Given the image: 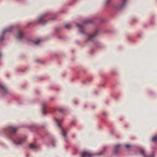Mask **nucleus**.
I'll return each mask as SVG.
<instances>
[{
    "mask_svg": "<svg viewBox=\"0 0 157 157\" xmlns=\"http://www.w3.org/2000/svg\"><path fill=\"white\" fill-rule=\"evenodd\" d=\"M26 139V137L23 138H18L16 141L13 140V143L16 145H18L21 144L25 142Z\"/></svg>",
    "mask_w": 157,
    "mask_h": 157,
    "instance_id": "obj_4",
    "label": "nucleus"
},
{
    "mask_svg": "<svg viewBox=\"0 0 157 157\" xmlns=\"http://www.w3.org/2000/svg\"><path fill=\"white\" fill-rule=\"evenodd\" d=\"M46 107V105L45 104H43L42 105V114L43 115H45L46 114V112L45 111Z\"/></svg>",
    "mask_w": 157,
    "mask_h": 157,
    "instance_id": "obj_13",
    "label": "nucleus"
},
{
    "mask_svg": "<svg viewBox=\"0 0 157 157\" xmlns=\"http://www.w3.org/2000/svg\"><path fill=\"white\" fill-rule=\"evenodd\" d=\"M104 86V85H102V86Z\"/></svg>",
    "mask_w": 157,
    "mask_h": 157,
    "instance_id": "obj_25",
    "label": "nucleus"
},
{
    "mask_svg": "<svg viewBox=\"0 0 157 157\" xmlns=\"http://www.w3.org/2000/svg\"><path fill=\"white\" fill-rule=\"evenodd\" d=\"M41 41V40L40 39H37L35 41H33V43L35 45H37L39 44Z\"/></svg>",
    "mask_w": 157,
    "mask_h": 157,
    "instance_id": "obj_15",
    "label": "nucleus"
},
{
    "mask_svg": "<svg viewBox=\"0 0 157 157\" xmlns=\"http://www.w3.org/2000/svg\"><path fill=\"white\" fill-rule=\"evenodd\" d=\"M103 114H104L105 116H107V113H103Z\"/></svg>",
    "mask_w": 157,
    "mask_h": 157,
    "instance_id": "obj_24",
    "label": "nucleus"
},
{
    "mask_svg": "<svg viewBox=\"0 0 157 157\" xmlns=\"http://www.w3.org/2000/svg\"><path fill=\"white\" fill-rule=\"evenodd\" d=\"M121 146V145L120 144H118L115 146L114 147V153L115 154L117 153L119 149V148Z\"/></svg>",
    "mask_w": 157,
    "mask_h": 157,
    "instance_id": "obj_12",
    "label": "nucleus"
},
{
    "mask_svg": "<svg viewBox=\"0 0 157 157\" xmlns=\"http://www.w3.org/2000/svg\"><path fill=\"white\" fill-rule=\"evenodd\" d=\"M140 153L144 157H155L154 152H153L151 155L148 156H147L146 155L144 152V151L143 149L141 150Z\"/></svg>",
    "mask_w": 157,
    "mask_h": 157,
    "instance_id": "obj_11",
    "label": "nucleus"
},
{
    "mask_svg": "<svg viewBox=\"0 0 157 157\" xmlns=\"http://www.w3.org/2000/svg\"><path fill=\"white\" fill-rule=\"evenodd\" d=\"M104 151H102L101 152H100L97 155H101L104 153Z\"/></svg>",
    "mask_w": 157,
    "mask_h": 157,
    "instance_id": "obj_19",
    "label": "nucleus"
},
{
    "mask_svg": "<svg viewBox=\"0 0 157 157\" xmlns=\"http://www.w3.org/2000/svg\"><path fill=\"white\" fill-rule=\"evenodd\" d=\"M64 27L66 29H69L71 26L70 24H67L64 25Z\"/></svg>",
    "mask_w": 157,
    "mask_h": 157,
    "instance_id": "obj_18",
    "label": "nucleus"
},
{
    "mask_svg": "<svg viewBox=\"0 0 157 157\" xmlns=\"http://www.w3.org/2000/svg\"><path fill=\"white\" fill-rule=\"evenodd\" d=\"M55 121L58 123L57 124V126H58L59 128L61 129V132H62V135L64 137H65L67 134V132H66V130H64L62 126H61V125L60 124H59V123L61 121H63L62 120H60L59 119H58L57 118H55Z\"/></svg>",
    "mask_w": 157,
    "mask_h": 157,
    "instance_id": "obj_3",
    "label": "nucleus"
},
{
    "mask_svg": "<svg viewBox=\"0 0 157 157\" xmlns=\"http://www.w3.org/2000/svg\"><path fill=\"white\" fill-rule=\"evenodd\" d=\"M127 0H122L121 2L117 3L113 6V9L115 10H119L122 9L125 6Z\"/></svg>",
    "mask_w": 157,
    "mask_h": 157,
    "instance_id": "obj_1",
    "label": "nucleus"
},
{
    "mask_svg": "<svg viewBox=\"0 0 157 157\" xmlns=\"http://www.w3.org/2000/svg\"><path fill=\"white\" fill-rule=\"evenodd\" d=\"M36 145L35 143L31 144H30L29 145V147L30 148H31V149H34V148H36Z\"/></svg>",
    "mask_w": 157,
    "mask_h": 157,
    "instance_id": "obj_16",
    "label": "nucleus"
},
{
    "mask_svg": "<svg viewBox=\"0 0 157 157\" xmlns=\"http://www.w3.org/2000/svg\"><path fill=\"white\" fill-rule=\"evenodd\" d=\"M24 36V33L21 30H19L18 32V35L17 36V39L21 40Z\"/></svg>",
    "mask_w": 157,
    "mask_h": 157,
    "instance_id": "obj_9",
    "label": "nucleus"
},
{
    "mask_svg": "<svg viewBox=\"0 0 157 157\" xmlns=\"http://www.w3.org/2000/svg\"><path fill=\"white\" fill-rule=\"evenodd\" d=\"M93 155V154H90L87 151H84L81 153V157H91Z\"/></svg>",
    "mask_w": 157,
    "mask_h": 157,
    "instance_id": "obj_6",
    "label": "nucleus"
},
{
    "mask_svg": "<svg viewBox=\"0 0 157 157\" xmlns=\"http://www.w3.org/2000/svg\"><path fill=\"white\" fill-rule=\"evenodd\" d=\"M47 14L48 13H45L40 16L38 18V21L42 25H44L48 21L44 20L43 18L45 17Z\"/></svg>",
    "mask_w": 157,
    "mask_h": 157,
    "instance_id": "obj_5",
    "label": "nucleus"
},
{
    "mask_svg": "<svg viewBox=\"0 0 157 157\" xmlns=\"http://www.w3.org/2000/svg\"><path fill=\"white\" fill-rule=\"evenodd\" d=\"M125 147L128 148H129V147H130V145H129V144H126L125 145Z\"/></svg>",
    "mask_w": 157,
    "mask_h": 157,
    "instance_id": "obj_23",
    "label": "nucleus"
},
{
    "mask_svg": "<svg viewBox=\"0 0 157 157\" xmlns=\"http://www.w3.org/2000/svg\"><path fill=\"white\" fill-rule=\"evenodd\" d=\"M1 54H0V57H1Z\"/></svg>",
    "mask_w": 157,
    "mask_h": 157,
    "instance_id": "obj_27",
    "label": "nucleus"
},
{
    "mask_svg": "<svg viewBox=\"0 0 157 157\" xmlns=\"http://www.w3.org/2000/svg\"><path fill=\"white\" fill-rule=\"evenodd\" d=\"M98 33V31H96L93 34H89L88 35V40H92L97 35Z\"/></svg>",
    "mask_w": 157,
    "mask_h": 157,
    "instance_id": "obj_7",
    "label": "nucleus"
},
{
    "mask_svg": "<svg viewBox=\"0 0 157 157\" xmlns=\"http://www.w3.org/2000/svg\"><path fill=\"white\" fill-rule=\"evenodd\" d=\"M91 21H92L90 20H89L87 19H85L83 21L82 25H80L78 24H77V27L82 34H85V32L83 30V29L84 27V25L85 24L90 23L91 22Z\"/></svg>",
    "mask_w": 157,
    "mask_h": 157,
    "instance_id": "obj_2",
    "label": "nucleus"
},
{
    "mask_svg": "<svg viewBox=\"0 0 157 157\" xmlns=\"http://www.w3.org/2000/svg\"><path fill=\"white\" fill-rule=\"evenodd\" d=\"M7 129L8 130L11 134H13L15 133L17 130V128L11 126L8 127Z\"/></svg>",
    "mask_w": 157,
    "mask_h": 157,
    "instance_id": "obj_8",
    "label": "nucleus"
},
{
    "mask_svg": "<svg viewBox=\"0 0 157 157\" xmlns=\"http://www.w3.org/2000/svg\"><path fill=\"white\" fill-rule=\"evenodd\" d=\"M4 40L3 36H0V42H1Z\"/></svg>",
    "mask_w": 157,
    "mask_h": 157,
    "instance_id": "obj_20",
    "label": "nucleus"
},
{
    "mask_svg": "<svg viewBox=\"0 0 157 157\" xmlns=\"http://www.w3.org/2000/svg\"><path fill=\"white\" fill-rule=\"evenodd\" d=\"M14 27L13 26H11L9 29H6L4 30L3 32V35H4L5 33L8 32H11L12 29L14 28Z\"/></svg>",
    "mask_w": 157,
    "mask_h": 157,
    "instance_id": "obj_10",
    "label": "nucleus"
},
{
    "mask_svg": "<svg viewBox=\"0 0 157 157\" xmlns=\"http://www.w3.org/2000/svg\"><path fill=\"white\" fill-rule=\"evenodd\" d=\"M56 18V16L54 15L52 18H51V20H53Z\"/></svg>",
    "mask_w": 157,
    "mask_h": 157,
    "instance_id": "obj_21",
    "label": "nucleus"
},
{
    "mask_svg": "<svg viewBox=\"0 0 157 157\" xmlns=\"http://www.w3.org/2000/svg\"><path fill=\"white\" fill-rule=\"evenodd\" d=\"M152 141L157 142V135L155 136L152 139Z\"/></svg>",
    "mask_w": 157,
    "mask_h": 157,
    "instance_id": "obj_17",
    "label": "nucleus"
},
{
    "mask_svg": "<svg viewBox=\"0 0 157 157\" xmlns=\"http://www.w3.org/2000/svg\"><path fill=\"white\" fill-rule=\"evenodd\" d=\"M75 104H77V103H75Z\"/></svg>",
    "mask_w": 157,
    "mask_h": 157,
    "instance_id": "obj_28",
    "label": "nucleus"
},
{
    "mask_svg": "<svg viewBox=\"0 0 157 157\" xmlns=\"http://www.w3.org/2000/svg\"><path fill=\"white\" fill-rule=\"evenodd\" d=\"M0 88H1L3 91V93L4 94H7V92L5 87L2 85H0Z\"/></svg>",
    "mask_w": 157,
    "mask_h": 157,
    "instance_id": "obj_14",
    "label": "nucleus"
},
{
    "mask_svg": "<svg viewBox=\"0 0 157 157\" xmlns=\"http://www.w3.org/2000/svg\"><path fill=\"white\" fill-rule=\"evenodd\" d=\"M52 145H53L54 146V144H52Z\"/></svg>",
    "mask_w": 157,
    "mask_h": 157,
    "instance_id": "obj_26",
    "label": "nucleus"
},
{
    "mask_svg": "<svg viewBox=\"0 0 157 157\" xmlns=\"http://www.w3.org/2000/svg\"><path fill=\"white\" fill-rule=\"evenodd\" d=\"M111 0H106V4H108L109 3V2L111 1Z\"/></svg>",
    "mask_w": 157,
    "mask_h": 157,
    "instance_id": "obj_22",
    "label": "nucleus"
}]
</instances>
